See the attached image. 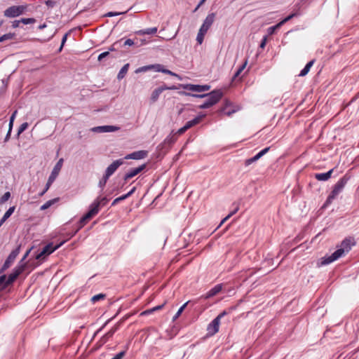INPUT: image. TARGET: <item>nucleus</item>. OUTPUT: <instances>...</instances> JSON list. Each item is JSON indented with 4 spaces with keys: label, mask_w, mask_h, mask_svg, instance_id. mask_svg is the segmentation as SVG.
<instances>
[{
    "label": "nucleus",
    "mask_w": 359,
    "mask_h": 359,
    "mask_svg": "<svg viewBox=\"0 0 359 359\" xmlns=\"http://www.w3.org/2000/svg\"><path fill=\"white\" fill-rule=\"evenodd\" d=\"M27 9V6H12L4 12V16L7 18H15L25 13Z\"/></svg>",
    "instance_id": "6"
},
{
    "label": "nucleus",
    "mask_w": 359,
    "mask_h": 359,
    "mask_svg": "<svg viewBox=\"0 0 359 359\" xmlns=\"http://www.w3.org/2000/svg\"><path fill=\"white\" fill-rule=\"evenodd\" d=\"M105 298V294H95L94 295L92 298H91V302L93 303H96L97 302L101 300V299H104Z\"/></svg>",
    "instance_id": "37"
},
{
    "label": "nucleus",
    "mask_w": 359,
    "mask_h": 359,
    "mask_svg": "<svg viewBox=\"0 0 359 359\" xmlns=\"http://www.w3.org/2000/svg\"><path fill=\"white\" fill-rule=\"evenodd\" d=\"M298 15V13H292L291 14H290L289 15H287L286 18H285L284 19H283L281 21H280L278 23V27H281L283 26L284 24H285L287 22H288L289 20H290L291 19H292L294 17H296Z\"/></svg>",
    "instance_id": "31"
},
{
    "label": "nucleus",
    "mask_w": 359,
    "mask_h": 359,
    "mask_svg": "<svg viewBox=\"0 0 359 359\" xmlns=\"http://www.w3.org/2000/svg\"><path fill=\"white\" fill-rule=\"evenodd\" d=\"M270 149V147H266L263 149H262L260 151H259L255 156L258 158V160L262 157L264 154H266Z\"/></svg>",
    "instance_id": "43"
},
{
    "label": "nucleus",
    "mask_w": 359,
    "mask_h": 359,
    "mask_svg": "<svg viewBox=\"0 0 359 359\" xmlns=\"http://www.w3.org/2000/svg\"><path fill=\"white\" fill-rule=\"evenodd\" d=\"M125 199H126L125 196L122 195V196L115 198L113 201V202L111 203V205L114 206V205H116L118 203H119L120 201H123Z\"/></svg>",
    "instance_id": "51"
},
{
    "label": "nucleus",
    "mask_w": 359,
    "mask_h": 359,
    "mask_svg": "<svg viewBox=\"0 0 359 359\" xmlns=\"http://www.w3.org/2000/svg\"><path fill=\"white\" fill-rule=\"evenodd\" d=\"M257 161H258V158L255 155L253 157L250 158L245 160V166H248V165H250V164H252V163H254V162H255Z\"/></svg>",
    "instance_id": "45"
},
{
    "label": "nucleus",
    "mask_w": 359,
    "mask_h": 359,
    "mask_svg": "<svg viewBox=\"0 0 359 359\" xmlns=\"http://www.w3.org/2000/svg\"><path fill=\"white\" fill-rule=\"evenodd\" d=\"M156 72L169 74L170 76L177 77L179 80H182V77L179 74L172 72L169 69H165L163 65L159 64H156Z\"/></svg>",
    "instance_id": "19"
},
{
    "label": "nucleus",
    "mask_w": 359,
    "mask_h": 359,
    "mask_svg": "<svg viewBox=\"0 0 359 359\" xmlns=\"http://www.w3.org/2000/svg\"><path fill=\"white\" fill-rule=\"evenodd\" d=\"M109 199L106 197L98 196L94 201L90 205V207H93L94 205L97 206V213L100 210L101 206H104L108 203Z\"/></svg>",
    "instance_id": "17"
},
{
    "label": "nucleus",
    "mask_w": 359,
    "mask_h": 359,
    "mask_svg": "<svg viewBox=\"0 0 359 359\" xmlns=\"http://www.w3.org/2000/svg\"><path fill=\"white\" fill-rule=\"evenodd\" d=\"M63 164V158L59 159V161L56 163L54 168H53L50 175L48 177L49 182H54L55 179L59 175V172L62 167Z\"/></svg>",
    "instance_id": "11"
},
{
    "label": "nucleus",
    "mask_w": 359,
    "mask_h": 359,
    "mask_svg": "<svg viewBox=\"0 0 359 359\" xmlns=\"http://www.w3.org/2000/svg\"><path fill=\"white\" fill-rule=\"evenodd\" d=\"M120 130V127L116 126H100L93 127L90 129L92 132L102 133H112Z\"/></svg>",
    "instance_id": "9"
},
{
    "label": "nucleus",
    "mask_w": 359,
    "mask_h": 359,
    "mask_svg": "<svg viewBox=\"0 0 359 359\" xmlns=\"http://www.w3.org/2000/svg\"><path fill=\"white\" fill-rule=\"evenodd\" d=\"M53 182H49V180H48L46 187H44V189L39 194V196H42L45 194V193L49 189L50 187Z\"/></svg>",
    "instance_id": "47"
},
{
    "label": "nucleus",
    "mask_w": 359,
    "mask_h": 359,
    "mask_svg": "<svg viewBox=\"0 0 359 359\" xmlns=\"http://www.w3.org/2000/svg\"><path fill=\"white\" fill-rule=\"evenodd\" d=\"M20 250V247L18 246L15 249L11 251V252L9 254L6 259L5 260L3 266H1L0 269V274L2 273L4 271H6L7 269H8L12 263L15 261L17 256L19 255Z\"/></svg>",
    "instance_id": "7"
},
{
    "label": "nucleus",
    "mask_w": 359,
    "mask_h": 359,
    "mask_svg": "<svg viewBox=\"0 0 359 359\" xmlns=\"http://www.w3.org/2000/svg\"><path fill=\"white\" fill-rule=\"evenodd\" d=\"M157 27H150L144 29H141L136 32V34L138 35H146V34H154L157 32Z\"/></svg>",
    "instance_id": "24"
},
{
    "label": "nucleus",
    "mask_w": 359,
    "mask_h": 359,
    "mask_svg": "<svg viewBox=\"0 0 359 359\" xmlns=\"http://www.w3.org/2000/svg\"><path fill=\"white\" fill-rule=\"evenodd\" d=\"M21 22H22L25 25L32 24L35 22L34 18H22L20 20Z\"/></svg>",
    "instance_id": "49"
},
{
    "label": "nucleus",
    "mask_w": 359,
    "mask_h": 359,
    "mask_svg": "<svg viewBox=\"0 0 359 359\" xmlns=\"http://www.w3.org/2000/svg\"><path fill=\"white\" fill-rule=\"evenodd\" d=\"M215 18V14L214 13H209L203 21V24L210 27L214 22Z\"/></svg>",
    "instance_id": "27"
},
{
    "label": "nucleus",
    "mask_w": 359,
    "mask_h": 359,
    "mask_svg": "<svg viewBox=\"0 0 359 359\" xmlns=\"http://www.w3.org/2000/svg\"><path fill=\"white\" fill-rule=\"evenodd\" d=\"M223 92L220 89H217L208 93L205 101L198 106L201 109H208L213 105L216 104L222 97Z\"/></svg>",
    "instance_id": "3"
},
{
    "label": "nucleus",
    "mask_w": 359,
    "mask_h": 359,
    "mask_svg": "<svg viewBox=\"0 0 359 359\" xmlns=\"http://www.w3.org/2000/svg\"><path fill=\"white\" fill-rule=\"evenodd\" d=\"M15 34L13 33H7L4 34L3 36H0V42H3L6 40H11L14 39Z\"/></svg>",
    "instance_id": "35"
},
{
    "label": "nucleus",
    "mask_w": 359,
    "mask_h": 359,
    "mask_svg": "<svg viewBox=\"0 0 359 359\" xmlns=\"http://www.w3.org/2000/svg\"><path fill=\"white\" fill-rule=\"evenodd\" d=\"M6 275L0 276V287L4 290L8 286H6Z\"/></svg>",
    "instance_id": "44"
},
{
    "label": "nucleus",
    "mask_w": 359,
    "mask_h": 359,
    "mask_svg": "<svg viewBox=\"0 0 359 359\" xmlns=\"http://www.w3.org/2000/svg\"><path fill=\"white\" fill-rule=\"evenodd\" d=\"M118 330V324L115 325L108 332H107L102 337L100 340V343L101 345L107 343L110 338H111L115 332Z\"/></svg>",
    "instance_id": "16"
},
{
    "label": "nucleus",
    "mask_w": 359,
    "mask_h": 359,
    "mask_svg": "<svg viewBox=\"0 0 359 359\" xmlns=\"http://www.w3.org/2000/svg\"><path fill=\"white\" fill-rule=\"evenodd\" d=\"M209 29H210L209 27H208L207 25H205V24L203 23L202 25L201 26L198 32H201L203 34H205Z\"/></svg>",
    "instance_id": "52"
},
{
    "label": "nucleus",
    "mask_w": 359,
    "mask_h": 359,
    "mask_svg": "<svg viewBox=\"0 0 359 359\" xmlns=\"http://www.w3.org/2000/svg\"><path fill=\"white\" fill-rule=\"evenodd\" d=\"M190 302L188 301L187 302H185L177 311V312L175 313V315L173 316V320H177L180 316V315L182 314V313L183 312V311L184 310V309L186 308V306L188 305V304Z\"/></svg>",
    "instance_id": "33"
},
{
    "label": "nucleus",
    "mask_w": 359,
    "mask_h": 359,
    "mask_svg": "<svg viewBox=\"0 0 359 359\" xmlns=\"http://www.w3.org/2000/svg\"><path fill=\"white\" fill-rule=\"evenodd\" d=\"M109 54V51H105V52H103L102 53H100L99 55H98V60L99 61H101L102 60H103L104 57H106L107 56H108Z\"/></svg>",
    "instance_id": "56"
},
{
    "label": "nucleus",
    "mask_w": 359,
    "mask_h": 359,
    "mask_svg": "<svg viewBox=\"0 0 359 359\" xmlns=\"http://www.w3.org/2000/svg\"><path fill=\"white\" fill-rule=\"evenodd\" d=\"M57 2L53 0H47L46 4L49 8H53L56 5Z\"/></svg>",
    "instance_id": "55"
},
{
    "label": "nucleus",
    "mask_w": 359,
    "mask_h": 359,
    "mask_svg": "<svg viewBox=\"0 0 359 359\" xmlns=\"http://www.w3.org/2000/svg\"><path fill=\"white\" fill-rule=\"evenodd\" d=\"M120 43V41H116L109 48V50L110 51H114L116 50V46H118V45Z\"/></svg>",
    "instance_id": "61"
},
{
    "label": "nucleus",
    "mask_w": 359,
    "mask_h": 359,
    "mask_svg": "<svg viewBox=\"0 0 359 359\" xmlns=\"http://www.w3.org/2000/svg\"><path fill=\"white\" fill-rule=\"evenodd\" d=\"M146 168V164H142L137 168H133L130 169L124 175L123 180L125 181L128 180L130 178H133V177L138 175L140 172H141L144 168Z\"/></svg>",
    "instance_id": "13"
},
{
    "label": "nucleus",
    "mask_w": 359,
    "mask_h": 359,
    "mask_svg": "<svg viewBox=\"0 0 359 359\" xmlns=\"http://www.w3.org/2000/svg\"><path fill=\"white\" fill-rule=\"evenodd\" d=\"M21 22L20 20H14L12 23V27L13 28H16V27H18L19 25H20V23Z\"/></svg>",
    "instance_id": "63"
},
{
    "label": "nucleus",
    "mask_w": 359,
    "mask_h": 359,
    "mask_svg": "<svg viewBox=\"0 0 359 359\" xmlns=\"http://www.w3.org/2000/svg\"><path fill=\"white\" fill-rule=\"evenodd\" d=\"M15 209V206L10 207L7 210V211L4 213V218L8 219L11 216V215L14 212Z\"/></svg>",
    "instance_id": "39"
},
{
    "label": "nucleus",
    "mask_w": 359,
    "mask_h": 359,
    "mask_svg": "<svg viewBox=\"0 0 359 359\" xmlns=\"http://www.w3.org/2000/svg\"><path fill=\"white\" fill-rule=\"evenodd\" d=\"M178 93L180 95L193 97H196V98H205L208 95V93L195 94V93H189V92H186V91H180Z\"/></svg>",
    "instance_id": "25"
},
{
    "label": "nucleus",
    "mask_w": 359,
    "mask_h": 359,
    "mask_svg": "<svg viewBox=\"0 0 359 359\" xmlns=\"http://www.w3.org/2000/svg\"><path fill=\"white\" fill-rule=\"evenodd\" d=\"M220 321L218 318H214L208 325L207 330L210 335H214L219 331Z\"/></svg>",
    "instance_id": "15"
},
{
    "label": "nucleus",
    "mask_w": 359,
    "mask_h": 359,
    "mask_svg": "<svg viewBox=\"0 0 359 359\" xmlns=\"http://www.w3.org/2000/svg\"><path fill=\"white\" fill-rule=\"evenodd\" d=\"M266 36H264L259 44V47L261 48H264L266 46Z\"/></svg>",
    "instance_id": "62"
},
{
    "label": "nucleus",
    "mask_w": 359,
    "mask_h": 359,
    "mask_svg": "<svg viewBox=\"0 0 359 359\" xmlns=\"http://www.w3.org/2000/svg\"><path fill=\"white\" fill-rule=\"evenodd\" d=\"M356 245V241L353 237L348 236L345 238L337 246V249L330 255L324 257L322 259L321 264L323 265H327L332 262L337 260L338 259L344 257L352 248L353 246Z\"/></svg>",
    "instance_id": "1"
},
{
    "label": "nucleus",
    "mask_w": 359,
    "mask_h": 359,
    "mask_svg": "<svg viewBox=\"0 0 359 359\" xmlns=\"http://www.w3.org/2000/svg\"><path fill=\"white\" fill-rule=\"evenodd\" d=\"M29 125H28V123L27 122H25L23 123H22L18 130V133L17 135H20L21 133H22L27 128H28Z\"/></svg>",
    "instance_id": "40"
},
{
    "label": "nucleus",
    "mask_w": 359,
    "mask_h": 359,
    "mask_svg": "<svg viewBox=\"0 0 359 359\" xmlns=\"http://www.w3.org/2000/svg\"><path fill=\"white\" fill-rule=\"evenodd\" d=\"M222 289V284H217L211 288L205 295V299H209L217 294Z\"/></svg>",
    "instance_id": "18"
},
{
    "label": "nucleus",
    "mask_w": 359,
    "mask_h": 359,
    "mask_svg": "<svg viewBox=\"0 0 359 359\" xmlns=\"http://www.w3.org/2000/svg\"><path fill=\"white\" fill-rule=\"evenodd\" d=\"M165 90V88H163V86H160L156 89H154L151 95L150 100L151 103L156 102L160 95Z\"/></svg>",
    "instance_id": "20"
},
{
    "label": "nucleus",
    "mask_w": 359,
    "mask_h": 359,
    "mask_svg": "<svg viewBox=\"0 0 359 359\" xmlns=\"http://www.w3.org/2000/svg\"><path fill=\"white\" fill-rule=\"evenodd\" d=\"M134 44V41L133 40L130 39H128L125 41L124 43H123V46H133Z\"/></svg>",
    "instance_id": "60"
},
{
    "label": "nucleus",
    "mask_w": 359,
    "mask_h": 359,
    "mask_svg": "<svg viewBox=\"0 0 359 359\" xmlns=\"http://www.w3.org/2000/svg\"><path fill=\"white\" fill-rule=\"evenodd\" d=\"M209 29H210L209 27H208L207 25H205V24L203 23L202 25L201 26L198 32H201L203 34H205Z\"/></svg>",
    "instance_id": "53"
},
{
    "label": "nucleus",
    "mask_w": 359,
    "mask_h": 359,
    "mask_svg": "<svg viewBox=\"0 0 359 359\" xmlns=\"http://www.w3.org/2000/svg\"><path fill=\"white\" fill-rule=\"evenodd\" d=\"M187 130V128L185 127V126H184L183 127L180 128L177 132H176V135H182L183 133H184Z\"/></svg>",
    "instance_id": "58"
},
{
    "label": "nucleus",
    "mask_w": 359,
    "mask_h": 359,
    "mask_svg": "<svg viewBox=\"0 0 359 359\" xmlns=\"http://www.w3.org/2000/svg\"><path fill=\"white\" fill-rule=\"evenodd\" d=\"M227 314V312L226 311H222V313H220L217 317L216 318H218L219 320L220 321L221 318H223L224 316H226Z\"/></svg>",
    "instance_id": "64"
},
{
    "label": "nucleus",
    "mask_w": 359,
    "mask_h": 359,
    "mask_svg": "<svg viewBox=\"0 0 359 359\" xmlns=\"http://www.w3.org/2000/svg\"><path fill=\"white\" fill-rule=\"evenodd\" d=\"M348 180V177L346 175H344L337 181V182L334 185L332 191L327 196L323 205V208L327 207L332 203L333 200L335 199L336 197L342 191Z\"/></svg>",
    "instance_id": "2"
},
{
    "label": "nucleus",
    "mask_w": 359,
    "mask_h": 359,
    "mask_svg": "<svg viewBox=\"0 0 359 359\" xmlns=\"http://www.w3.org/2000/svg\"><path fill=\"white\" fill-rule=\"evenodd\" d=\"M129 66H130V65L128 63H127L121 67V69H120V71L117 75V79L118 80H121L122 79H123L125 77V76L129 69Z\"/></svg>",
    "instance_id": "28"
},
{
    "label": "nucleus",
    "mask_w": 359,
    "mask_h": 359,
    "mask_svg": "<svg viewBox=\"0 0 359 359\" xmlns=\"http://www.w3.org/2000/svg\"><path fill=\"white\" fill-rule=\"evenodd\" d=\"M23 272L22 269L15 267L13 269V271L11 273H10L8 276V278H6V286H9L10 285L13 284L15 280L17 279V278Z\"/></svg>",
    "instance_id": "12"
},
{
    "label": "nucleus",
    "mask_w": 359,
    "mask_h": 359,
    "mask_svg": "<svg viewBox=\"0 0 359 359\" xmlns=\"http://www.w3.org/2000/svg\"><path fill=\"white\" fill-rule=\"evenodd\" d=\"M180 87H182V88L187 90H190L191 92H196V93H202L205 91H208L210 88V86L205 84V85H196V84H180Z\"/></svg>",
    "instance_id": "8"
},
{
    "label": "nucleus",
    "mask_w": 359,
    "mask_h": 359,
    "mask_svg": "<svg viewBox=\"0 0 359 359\" xmlns=\"http://www.w3.org/2000/svg\"><path fill=\"white\" fill-rule=\"evenodd\" d=\"M247 63H248V61L247 60L245 61V62L239 67V68L236 71V72L234 73L233 77H232V79H231V81H233L234 80H236V79L237 77L239 76V75L241 74V73L243 71V69L245 68L246 65H247Z\"/></svg>",
    "instance_id": "30"
},
{
    "label": "nucleus",
    "mask_w": 359,
    "mask_h": 359,
    "mask_svg": "<svg viewBox=\"0 0 359 359\" xmlns=\"http://www.w3.org/2000/svg\"><path fill=\"white\" fill-rule=\"evenodd\" d=\"M97 214V206L95 205H94L93 207L89 206L88 212L86 214H84L78 222L77 229L73 235L76 234V232L81 229L89 222V220H90Z\"/></svg>",
    "instance_id": "4"
},
{
    "label": "nucleus",
    "mask_w": 359,
    "mask_h": 359,
    "mask_svg": "<svg viewBox=\"0 0 359 359\" xmlns=\"http://www.w3.org/2000/svg\"><path fill=\"white\" fill-rule=\"evenodd\" d=\"M147 154H148L147 151H144V150L136 151L132 152L129 154H127L125 156L124 159L140 160V159H143L145 157H147Z\"/></svg>",
    "instance_id": "14"
},
{
    "label": "nucleus",
    "mask_w": 359,
    "mask_h": 359,
    "mask_svg": "<svg viewBox=\"0 0 359 359\" xmlns=\"http://www.w3.org/2000/svg\"><path fill=\"white\" fill-rule=\"evenodd\" d=\"M109 178V177L104 175L102 178L100 180L98 185L101 188L102 191L103 190L104 187H105Z\"/></svg>",
    "instance_id": "38"
},
{
    "label": "nucleus",
    "mask_w": 359,
    "mask_h": 359,
    "mask_svg": "<svg viewBox=\"0 0 359 359\" xmlns=\"http://www.w3.org/2000/svg\"><path fill=\"white\" fill-rule=\"evenodd\" d=\"M176 134L175 135H168L165 140V142L167 143V144H174L176 141H177V137L175 136Z\"/></svg>",
    "instance_id": "36"
},
{
    "label": "nucleus",
    "mask_w": 359,
    "mask_h": 359,
    "mask_svg": "<svg viewBox=\"0 0 359 359\" xmlns=\"http://www.w3.org/2000/svg\"><path fill=\"white\" fill-rule=\"evenodd\" d=\"M136 190V188L135 187H133L131 189V190L130 191H128L127 194H123V196H125V198L126 199L129 198Z\"/></svg>",
    "instance_id": "59"
},
{
    "label": "nucleus",
    "mask_w": 359,
    "mask_h": 359,
    "mask_svg": "<svg viewBox=\"0 0 359 359\" xmlns=\"http://www.w3.org/2000/svg\"><path fill=\"white\" fill-rule=\"evenodd\" d=\"M333 170L334 169H331L326 172L316 173L315 178L318 181H327L331 177Z\"/></svg>",
    "instance_id": "21"
},
{
    "label": "nucleus",
    "mask_w": 359,
    "mask_h": 359,
    "mask_svg": "<svg viewBox=\"0 0 359 359\" xmlns=\"http://www.w3.org/2000/svg\"><path fill=\"white\" fill-rule=\"evenodd\" d=\"M163 306H164V304H161V305L156 306L152 309L146 310L142 313V315H148V314L152 313L153 312H154L156 311L161 309L163 307Z\"/></svg>",
    "instance_id": "34"
},
{
    "label": "nucleus",
    "mask_w": 359,
    "mask_h": 359,
    "mask_svg": "<svg viewBox=\"0 0 359 359\" xmlns=\"http://www.w3.org/2000/svg\"><path fill=\"white\" fill-rule=\"evenodd\" d=\"M127 12H128V11H126L125 12H112V11H110V12L107 13L104 15V16L105 17H114V16H118V15H122V14H125Z\"/></svg>",
    "instance_id": "42"
},
{
    "label": "nucleus",
    "mask_w": 359,
    "mask_h": 359,
    "mask_svg": "<svg viewBox=\"0 0 359 359\" xmlns=\"http://www.w3.org/2000/svg\"><path fill=\"white\" fill-rule=\"evenodd\" d=\"M205 34H203L201 32H198L197 36H196V41L199 44H201L203 41L204 36Z\"/></svg>",
    "instance_id": "48"
},
{
    "label": "nucleus",
    "mask_w": 359,
    "mask_h": 359,
    "mask_svg": "<svg viewBox=\"0 0 359 359\" xmlns=\"http://www.w3.org/2000/svg\"><path fill=\"white\" fill-rule=\"evenodd\" d=\"M162 86H163V88H165V90H177V89H180L181 88V87H180V84L178 86H168L165 84H163Z\"/></svg>",
    "instance_id": "54"
},
{
    "label": "nucleus",
    "mask_w": 359,
    "mask_h": 359,
    "mask_svg": "<svg viewBox=\"0 0 359 359\" xmlns=\"http://www.w3.org/2000/svg\"><path fill=\"white\" fill-rule=\"evenodd\" d=\"M156 65H150L147 66H143L141 67H139L135 72L136 73L138 72H144L150 69H154L156 71Z\"/></svg>",
    "instance_id": "32"
},
{
    "label": "nucleus",
    "mask_w": 359,
    "mask_h": 359,
    "mask_svg": "<svg viewBox=\"0 0 359 359\" xmlns=\"http://www.w3.org/2000/svg\"><path fill=\"white\" fill-rule=\"evenodd\" d=\"M69 32H70V31H69V32H68L67 33H66V34L63 36V37H62V41H61L60 47V48H59V51H60V52L62 50V48H63V46H64L65 43H66V41H67V39L68 35L69 34Z\"/></svg>",
    "instance_id": "46"
},
{
    "label": "nucleus",
    "mask_w": 359,
    "mask_h": 359,
    "mask_svg": "<svg viewBox=\"0 0 359 359\" xmlns=\"http://www.w3.org/2000/svg\"><path fill=\"white\" fill-rule=\"evenodd\" d=\"M280 27H278V23H277L276 25L272 26V27H269V28H268V33H269V34H272L275 32V30H276V29H278V28H280Z\"/></svg>",
    "instance_id": "57"
},
{
    "label": "nucleus",
    "mask_w": 359,
    "mask_h": 359,
    "mask_svg": "<svg viewBox=\"0 0 359 359\" xmlns=\"http://www.w3.org/2000/svg\"><path fill=\"white\" fill-rule=\"evenodd\" d=\"M203 115H201V116H197L196 117H195L194 119L191 120V121H187L186 123H185V127L187 128V129H189L191 128H192L193 126L198 124L201 121V118H203Z\"/></svg>",
    "instance_id": "22"
},
{
    "label": "nucleus",
    "mask_w": 359,
    "mask_h": 359,
    "mask_svg": "<svg viewBox=\"0 0 359 359\" xmlns=\"http://www.w3.org/2000/svg\"><path fill=\"white\" fill-rule=\"evenodd\" d=\"M31 250H32V248L29 249L25 252V254L24 255L22 258L20 259V261L18 262V265L16 266V267L22 269V270L23 271L25 270V269L27 267V263L25 261L27 259V257H28L29 252H31Z\"/></svg>",
    "instance_id": "23"
},
{
    "label": "nucleus",
    "mask_w": 359,
    "mask_h": 359,
    "mask_svg": "<svg viewBox=\"0 0 359 359\" xmlns=\"http://www.w3.org/2000/svg\"><path fill=\"white\" fill-rule=\"evenodd\" d=\"M314 60L309 61L305 67L301 70L299 74V76H306L309 72L310 71L311 67L313 65Z\"/></svg>",
    "instance_id": "26"
},
{
    "label": "nucleus",
    "mask_w": 359,
    "mask_h": 359,
    "mask_svg": "<svg viewBox=\"0 0 359 359\" xmlns=\"http://www.w3.org/2000/svg\"><path fill=\"white\" fill-rule=\"evenodd\" d=\"M65 243V241H63L55 246L52 243L47 244L36 255L35 258L38 260L44 259L46 257L48 256L49 255L55 252L56 250H57L59 248H60Z\"/></svg>",
    "instance_id": "5"
},
{
    "label": "nucleus",
    "mask_w": 359,
    "mask_h": 359,
    "mask_svg": "<svg viewBox=\"0 0 359 359\" xmlns=\"http://www.w3.org/2000/svg\"><path fill=\"white\" fill-rule=\"evenodd\" d=\"M126 354V351H122L115 355L111 359H122L123 357Z\"/></svg>",
    "instance_id": "50"
},
{
    "label": "nucleus",
    "mask_w": 359,
    "mask_h": 359,
    "mask_svg": "<svg viewBox=\"0 0 359 359\" xmlns=\"http://www.w3.org/2000/svg\"><path fill=\"white\" fill-rule=\"evenodd\" d=\"M58 201H59L58 198H55L49 200L41 206L40 210H45L48 209V208H50L53 204H55V203H57Z\"/></svg>",
    "instance_id": "29"
},
{
    "label": "nucleus",
    "mask_w": 359,
    "mask_h": 359,
    "mask_svg": "<svg viewBox=\"0 0 359 359\" xmlns=\"http://www.w3.org/2000/svg\"><path fill=\"white\" fill-rule=\"evenodd\" d=\"M123 163L124 161L123 158L114 161L107 168L104 175L109 177L115 172L119 166L123 164Z\"/></svg>",
    "instance_id": "10"
},
{
    "label": "nucleus",
    "mask_w": 359,
    "mask_h": 359,
    "mask_svg": "<svg viewBox=\"0 0 359 359\" xmlns=\"http://www.w3.org/2000/svg\"><path fill=\"white\" fill-rule=\"evenodd\" d=\"M11 198V193L9 191H6L4 194V195L0 198V203H4L7 201Z\"/></svg>",
    "instance_id": "41"
}]
</instances>
